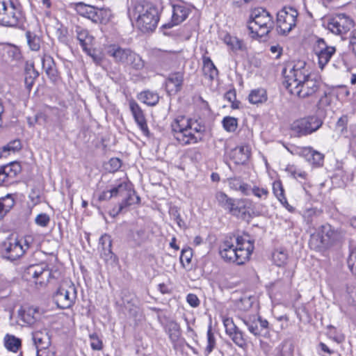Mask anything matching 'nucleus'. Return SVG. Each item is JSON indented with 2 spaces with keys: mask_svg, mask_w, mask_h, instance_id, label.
Returning <instances> with one entry per match:
<instances>
[{
  "mask_svg": "<svg viewBox=\"0 0 356 356\" xmlns=\"http://www.w3.org/2000/svg\"><path fill=\"white\" fill-rule=\"evenodd\" d=\"M203 74L206 78L213 81L218 76V70L209 57H203Z\"/></svg>",
  "mask_w": 356,
  "mask_h": 356,
  "instance_id": "obj_29",
  "label": "nucleus"
},
{
  "mask_svg": "<svg viewBox=\"0 0 356 356\" xmlns=\"http://www.w3.org/2000/svg\"><path fill=\"white\" fill-rule=\"evenodd\" d=\"M250 156V148L248 145H242L234 148L230 153V158L236 164L245 163Z\"/></svg>",
  "mask_w": 356,
  "mask_h": 356,
  "instance_id": "obj_24",
  "label": "nucleus"
},
{
  "mask_svg": "<svg viewBox=\"0 0 356 356\" xmlns=\"http://www.w3.org/2000/svg\"><path fill=\"white\" fill-rule=\"evenodd\" d=\"M286 170L293 178L299 179V181L300 182L301 180L307 181V173L303 170L296 168L293 165L287 166Z\"/></svg>",
  "mask_w": 356,
  "mask_h": 356,
  "instance_id": "obj_41",
  "label": "nucleus"
},
{
  "mask_svg": "<svg viewBox=\"0 0 356 356\" xmlns=\"http://www.w3.org/2000/svg\"><path fill=\"white\" fill-rule=\"evenodd\" d=\"M322 124V120L316 115L299 118L290 124V133L297 138L306 136L316 131Z\"/></svg>",
  "mask_w": 356,
  "mask_h": 356,
  "instance_id": "obj_7",
  "label": "nucleus"
},
{
  "mask_svg": "<svg viewBox=\"0 0 356 356\" xmlns=\"http://www.w3.org/2000/svg\"><path fill=\"white\" fill-rule=\"evenodd\" d=\"M37 356H55V353L49 348H40L37 349Z\"/></svg>",
  "mask_w": 356,
  "mask_h": 356,
  "instance_id": "obj_61",
  "label": "nucleus"
},
{
  "mask_svg": "<svg viewBox=\"0 0 356 356\" xmlns=\"http://www.w3.org/2000/svg\"><path fill=\"white\" fill-rule=\"evenodd\" d=\"M129 106L138 126L145 136H148L149 129L143 111H142L141 108L138 104V103L133 99L129 102Z\"/></svg>",
  "mask_w": 356,
  "mask_h": 356,
  "instance_id": "obj_19",
  "label": "nucleus"
},
{
  "mask_svg": "<svg viewBox=\"0 0 356 356\" xmlns=\"http://www.w3.org/2000/svg\"><path fill=\"white\" fill-rule=\"evenodd\" d=\"M354 21L345 14H340L331 19L327 29L335 35H343L354 27Z\"/></svg>",
  "mask_w": 356,
  "mask_h": 356,
  "instance_id": "obj_13",
  "label": "nucleus"
},
{
  "mask_svg": "<svg viewBox=\"0 0 356 356\" xmlns=\"http://www.w3.org/2000/svg\"><path fill=\"white\" fill-rule=\"evenodd\" d=\"M134 16L136 26L144 33L153 31L159 21L158 8L149 2L137 3L134 7Z\"/></svg>",
  "mask_w": 356,
  "mask_h": 356,
  "instance_id": "obj_3",
  "label": "nucleus"
},
{
  "mask_svg": "<svg viewBox=\"0 0 356 356\" xmlns=\"http://www.w3.org/2000/svg\"><path fill=\"white\" fill-rule=\"evenodd\" d=\"M302 154L306 158L308 162L314 166L320 167L323 164L324 154L314 149L311 147L303 148L302 149Z\"/></svg>",
  "mask_w": 356,
  "mask_h": 356,
  "instance_id": "obj_25",
  "label": "nucleus"
},
{
  "mask_svg": "<svg viewBox=\"0 0 356 356\" xmlns=\"http://www.w3.org/2000/svg\"><path fill=\"white\" fill-rule=\"evenodd\" d=\"M106 15L105 10L92 6L87 18L95 23H103L105 21Z\"/></svg>",
  "mask_w": 356,
  "mask_h": 356,
  "instance_id": "obj_35",
  "label": "nucleus"
},
{
  "mask_svg": "<svg viewBox=\"0 0 356 356\" xmlns=\"http://www.w3.org/2000/svg\"><path fill=\"white\" fill-rule=\"evenodd\" d=\"M138 99L147 105L155 106L159 100V97L154 92L145 91L139 94Z\"/></svg>",
  "mask_w": 356,
  "mask_h": 356,
  "instance_id": "obj_34",
  "label": "nucleus"
},
{
  "mask_svg": "<svg viewBox=\"0 0 356 356\" xmlns=\"http://www.w3.org/2000/svg\"><path fill=\"white\" fill-rule=\"evenodd\" d=\"M274 27L273 17L263 8L253 9L248 21V29L252 38L267 35Z\"/></svg>",
  "mask_w": 356,
  "mask_h": 356,
  "instance_id": "obj_4",
  "label": "nucleus"
},
{
  "mask_svg": "<svg viewBox=\"0 0 356 356\" xmlns=\"http://www.w3.org/2000/svg\"><path fill=\"white\" fill-rule=\"evenodd\" d=\"M342 233L330 224L323 225L311 234L309 245L312 249L322 250L340 240Z\"/></svg>",
  "mask_w": 356,
  "mask_h": 356,
  "instance_id": "obj_5",
  "label": "nucleus"
},
{
  "mask_svg": "<svg viewBox=\"0 0 356 356\" xmlns=\"http://www.w3.org/2000/svg\"><path fill=\"white\" fill-rule=\"evenodd\" d=\"M75 32L76 38L79 41L83 49H86L87 47H89L92 44L94 39L93 36L90 34L87 29L81 26H76Z\"/></svg>",
  "mask_w": 356,
  "mask_h": 356,
  "instance_id": "obj_30",
  "label": "nucleus"
},
{
  "mask_svg": "<svg viewBox=\"0 0 356 356\" xmlns=\"http://www.w3.org/2000/svg\"><path fill=\"white\" fill-rule=\"evenodd\" d=\"M171 129L174 138L182 145L196 143L202 139V127L184 115L174 119Z\"/></svg>",
  "mask_w": 356,
  "mask_h": 356,
  "instance_id": "obj_2",
  "label": "nucleus"
},
{
  "mask_svg": "<svg viewBox=\"0 0 356 356\" xmlns=\"http://www.w3.org/2000/svg\"><path fill=\"white\" fill-rule=\"evenodd\" d=\"M318 82L309 76L302 81L300 85L291 89L289 92L300 98H307L314 95L318 90Z\"/></svg>",
  "mask_w": 356,
  "mask_h": 356,
  "instance_id": "obj_17",
  "label": "nucleus"
},
{
  "mask_svg": "<svg viewBox=\"0 0 356 356\" xmlns=\"http://www.w3.org/2000/svg\"><path fill=\"white\" fill-rule=\"evenodd\" d=\"M50 222V218L47 213H40L35 218L36 225L40 227H47Z\"/></svg>",
  "mask_w": 356,
  "mask_h": 356,
  "instance_id": "obj_55",
  "label": "nucleus"
},
{
  "mask_svg": "<svg viewBox=\"0 0 356 356\" xmlns=\"http://www.w3.org/2000/svg\"><path fill=\"white\" fill-rule=\"evenodd\" d=\"M193 257V251L190 248H184L180 255V262L184 268H186L191 262Z\"/></svg>",
  "mask_w": 356,
  "mask_h": 356,
  "instance_id": "obj_44",
  "label": "nucleus"
},
{
  "mask_svg": "<svg viewBox=\"0 0 356 356\" xmlns=\"http://www.w3.org/2000/svg\"><path fill=\"white\" fill-rule=\"evenodd\" d=\"M248 100L252 104L264 103L267 100L266 91L264 88L254 89L250 92Z\"/></svg>",
  "mask_w": 356,
  "mask_h": 356,
  "instance_id": "obj_32",
  "label": "nucleus"
},
{
  "mask_svg": "<svg viewBox=\"0 0 356 356\" xmlns=\"http://www.w3.org/2000/svg\"><path fill=\"white\" fill-rule=\"evenodd\" d=\"M77 297L76 289L70 280L61 282L54 295V300L60 309L70 308L75 302Z\"/></svg>",
  "mask_w": 356,
  "mask_h": 356,
  "instance_id": "obj_8",
  "label": "nucleus"
},
{
  "mask_svg": "<svg viewBox=\"0 0 356 356\" xmlns=\"http://www.w3.org/2000/svg\"><path fill=\"white\" fill-rule=\"evenodd\" d=\"M131 52L132 51L129 49L113 47L108 50V54L113 57L116 62L127 65Z\"/></svg>",
  "mask_w": 356,
  "mask_h": 356,
  "instance_id": "obj_27",
  "label": "nucleus"
},
{
  "mask_svg": "<svg viewBox=\"0 0 356 356\" xmlns=\"http://www.w3.org/2000/svg\"><path fill=\"white\" fill-rule=\"evenodd\" d=\"M39 76V73L31 66L26 70L24 82L26 88L30 90L34 83V81Z\"/></svg>",
  "mask_w": 356,
  "mask_h": 356,
  "instance_id": "obj_37",
  "label": "nucleus"
},
{
  "mask_svg": "<svg viewBox=\"0 0 356 356\" xmlns=\"http://www.w3.org/2000/svg\"><path fill=\"white\" fill-rule=\"evenodd\" d=\"M42 69L46 72L48 77L54 82L58 79V71L56 68V64L52 57L44 55L42 58Z\"/></svg>",
  "mask_w": 356,
  "mask_h": 356,
  "instance_id": "obj_26",
  "label": "nucleus"
},
{
  "mask_svg": "<svg viewBox=\"0 0 356 356\" xmlns=\"http://www.w3.org/2000/svg\"><path fill=\"white\" fill-rule=\"evenodd\" d=\"M113 197H118V185L108 191L102 192L99 196V200H108Z\"/></svg>",
  "mask_w": 356,
  "mask_h": 356,
  "instance_id": "obj_52",
  "label": "nucleus"
},
{
  "mask_svg": "<svg viewBox=\"0 0 356 356\" xmlns=\"http://www.w3.org/2000/svg\"><path fill=\"white\" fill-rule=\"evenodd\" d=\"M184 76V74L182 72H176L168 75L165 81V88L169 94H176L181 90Z\"/></svg>",
  "mask_w": 356,
  "mask_h": 356,
  "instance_id": "obj_22",
  "label": "nucleus"
},
{
  "mask_svg": "<svg viewBox=\"0 0 356 356\" xmlns=\"http://www.w3.org/2000/svg\"><path fill=\"white\" fill-rule=\"evenodd\" d=\"M99 244L104 251V254L106 256L112 254V240L108 234H104L99 238Z\"/></svg>",
  "mask_w": 356,
  "mask_h": 356,
  "instance_id": "obj_39",
  "label": "nucleus"
},
{
  "mask_svg": "<svg viewBox=\"0 0 356 356\" xmlns=\"http://www.w3.org/2000/svg\"><path fill=\"white\" fill-rule=\"evenodd\" d=\"M223 325L226 334L236 345L241 348L246 345V340L243 332L235 325L232 318H225L223 319Z\"/></svg>",
  "mask_w": 356,
  "mask_h": 356,
  "instance_id": "obj_18",
  "label": "nucleus"
},
{
  "mask_svg": "<svg viewBox=\"0 0 356 356\" xmlns=\"http://www.w3.org/2000/svg\"><path fill=\"white\" fill-rule=\"evenodd\" d=\"M20 171V166L17 163L0 168V186L10 184Z\"/></svg>",
  "mask_w": 356,
  "mask_h": 356,
  "instance_id": "obj_23",
  "label": "nucleus"
},
{
  "mask_svg": "<svg viewBox=\"0 0 356 356\" xmlns=\"http://www.w3.org/2000/svg\"><path fill=\"white\" fill-rule=\"evenodd\" d=\"M126 65L134 70H140L144 67L145 62L138 54L132 51Z\"/></svg>",
  "mask_w": 356,
  "mask_h": 356,
  "instance_id": "obj_36",
  "label": "nucleus"
},
{
  "mask_svg": "<svg viewBox=\"0 0 356 356\" xmlns=\"http://www.w3.org/2000/svg\"><path fill=\"white\" fill-rule=\"evenodd\" d=\"M118 197H121L122 199L119 204L118 210L113 211V216L118 215L124 209L137 204L140 201V197L136 195L131 184L125 181H122L118 184Z\"/></svg>",
  "mask_w": 356,
  "mask_h": 356,
  "instance_id": "obj_10",
  "label": "nucleus"
},
{
  "mask_svg": "<svg viewBox=\"0 0 356 356\" xmlns=\"http://www.w3.org/2000/svg\"><path fill=\"white\" fill-rule=\"evenodd\" d=\"M190 13V9L183 4H177L172 6V20L164 24L165 29H170L175 25H178L184 22Z\"/></svg>",
  "mask_w": 356,
  "mask_h": 356,
  "instance_id": "obj_20",
  "label": "nucleus"
},
{
  "mask_svg": "<svg viewBox=\"0 0 356 356\" xmlns=\"http://www.w3.org/2000/svg\"><path fill=\"white\" fill-rule=\"evenodd\" d=\"M22 19L21 7L17 0H0V25L16 26Z\"/></svg>",
  "mask_w": 356,
  "mask_h": 356,
  "instance_id": "obj_6",
  "label": "nucleus"
},
{
  "mask_svg": "<svg viewBox=\"0 0 356 356\" xmlns=\"http://www.w3.org/2000/svg\"><path fill=\"white\" fill-rule=\"evenodd\" d=\"M186 301L193 307H197L200 305V300L197 296L193 293L188 294Z\"/></svg>",
  "mask_w": 356,
  "mask_h": 356,
  "instance_id": "obj_59",
  "label": "nucleus"
},
{
  "mask_svg": "<svg viewBox=\"0 0 356 356\" xmlns=\"http://www.w3.org/2000/svg\"><path fill=\"white\" fill-rule=\"evenodd\" d=\"M83 50L92 58L95 63H96L97 64L100 63V62L102 61V57L99 55H97L95 50L90 49L88 47H87L86 49Z\"/></svg>",
  "mask_w": 356,
  "mask_h": 356,
  "instance_id": "obj_60",
  "label": "nucleus"
},
{
  "mask_svg": "<svg viewBox=\"0 0 356 356\" xmlns=\"http://www.w3.org/2000/svg\"><path fill=\"white\" fill-rule=\"evenodd\" d=\"M313 51L318 58L319 67L323 70L336 52V48L328 45L323 39L318 38L314 44Z\"/></svg>",
  "mask_w": 356,
  "mask_h": 356,
  "instance_id": "obj_14",
  "label": "nucleus"
},
{
  "mask_svg": "<svg viewBox=\"0 0 356 356\" xmlns=\"http://www.w3.org/2000/svg\"><path fill=\"white\" fill-rule=\"evenodd\" d=\"M350 47L356 56V30L352 31L350 36Z\"/></svg>",
  "mask_w": 356,
  "mask_h": 356,
  "instance_id": "obj_63",
  "label": "nucleus"
},
{
  "mask_svg": "<svg viewBox=\"0 0 356 356\" xmlns=\"http://www.w3.org/2000/svg\"><path fill=\"white\" fill-rule=\"evenodd\" d=\"M250 333L256 337H268L269 336V323L258 315H250L243 318Z\"/></svg>",
  "mask_w": 356,
  "mask_h": 356,
  "instance_id": "obj_12",
  "label": "nucleus"
},
{
  "mask_svg": "<svg viewBox=\"0 0 356 356\" xmlns=\"http://www.w3.org/2000/svg\"><path fill=\"white\" fill-rule=\"evenodd\" d=\"M26 36L31 49L33 51L39 50L40 48V38L30 31L26 33Z\"/></svg>",
  "mask_w": 356,
  "mask_h": 356,
  "instance_id": "obj_43",
  "label": "nucleus"
},
{
  "mask_svg": "<svg viewBox=\"0 0 356 356\" xmlns=\"http://www.w3.org/2000/svg\"><path fill=\"white\" fill-rule=\"evenodd\" d=\"M27 279L33 278L35 284L40 285L47 284L51 276V272L46 264L29 266L25 271Z\"/></svg>",
  "mask_w": 356,
  "mask_h": 356,
  "instance_id": "obj_15",
  "label": "nucleus"
},
{
  "mask_svg": "<svg viewBox=\"0 0 356 356\" xmlns=\"http://www.w3.org/2000/svg\"><path fill=\"white\" fill-rule=\"evenodd\" d=\"M8 56L13 60H19L22 58V54L19 49L16 47H10L7 51Z\"/></svg>",
  "mask_w": 356,
  "mask_h": 356,
  "instance_id": "obj_56",
  "label": "nucleus"
},
{
  "mask_svg": "<svg viewBox=\"0 0 356 356\" xmlns=\"http://www.w3.org/2000/svg\"><path fill=\"white\" fill-rule=\"evenodd\" d=\"M89 338L90 340V346L92 349L95 350H100L102 349V341L96 333L90 334L89 335Z\"/></svg>",
  "mask_w": 356,
  "mask_h": 356,
  "instance_id": "obj_53",
  "label": "nucleus"
},
{
  "mask_svg": "<svg viewBox=\"0 0 356 356\" xmlns=\"http://www.w3.org/2000/svg\"><path fill=\"white\" fill-rule=\"evenodd\" d=\"M287 254L283 250H276L273 254V259L275 264L278 266H282L286 263Z\"/></svg>",
  "mask_w": 356,
  "mask_h": 356,
  "instance_id": "obj_48",
  "label": "nucleus"
},
{
  "mask_svg": "<svg viewBox=\"0 0 356 356\" xmlns=\"http://www.w3.org/2000/svg\"><path fill=\"white\" fill-rule=\"evenodd\" d=\"M254 250V244L243 236L229 237L222 242L219 247L221 258L237 265L245 264Z\"/></svg>",
  "mask_w": 356,
  "mask_h": 356,
  "instance_id": "obj_1",
  "label": "nucleus"
},
{
  "mask_svg": "<svg viewBox=\"0 0 356 356\" xmlns=\"http://www.w3.org/2000/svg\"><path fill=\"white\" fill-rule=\"evenodd\" d=\"M284 74V84L289 90L293 89L309 77V73L305 66V63L299 62L293 66L288 65L283 71Z\"/></svg>",
  "mask_w": 356,
  "mask_h": 356,
  "instance_id": "obj_9",
  "label": "nucleus"
},
{
  "mask_svg": "<svg viewBox=\"0 0 356 356\" xmlns=\"http://www.w3.org/2000/svg\"><path fill=\"white\" fill-rule=\"evenodd\" d=\"M21 148V143L19 140H15L8 144L6 146L3 147V152H8L12 150L13 152H15L16 150H19Z\"/></svg>",
  "mask_w": 356,
  "mask_h": 356,
  "instance_id": "obj_57",
  "label": "nucleus"
},
{
  "mask_svg": "<svg viewBox=\"0 0 356 356\" xmlns=\"http://www.w3.org/2000/svg\"><path fill=\"white\" fill-rule=\"evenodd\" d=\"M25 251L22 242L15 240L13 242H9L8 244H5L4 257L13 261L21 257Z\"/></svg>",
  "mask_w": 356,
  "mask_h": 356,
  "instance_id": "obj_21",
  "label": "nucleus"
},
{
  "mask_svg": "<svg viewBox=\"0 0 356 356\" xmlns=\"http://www.w3.org/2000/svg\"><path fill=\"white\" fill-rule=\"evenodd\" d=\"M169 213L171 219L173 220L180 228L185 227V222L182 220L177 207H171Z\"/></svg>",
  "mask_w": 356,
  "mask_h": 356,
  "instance_id": "obj_50",
  "label": "nucleus"
},
{
  "mask_svg": "<svg viewBox=\"0 0 356 356\" xmlns=\"http://www.w3.org/2000/svg\"><path fill=\"white\" fill-rule=\"evenodd\" d=\"M215 198L218 205L228 211L232 215L239 216L244 213L241 207L239 206V201L228 197L225 193L222 191L217 192Z\"/></svg>",
  "mask_w": 356,
  "mask_h": 356,
  "instance_id": "obj_16",
  "label": "nucleus"
},
{
  "mask_svg": "<svg viewBox=\"0 0 356 356\" xmlns=\"http://www.w3.org/2000/svg\"><path fill=\"white\" fill-rule=\"evenodd\" d=\"M176 56L175 51H161L158 56L163 65H168L175 60Z\"/></svg>",
  "mask_w": 356,
  "mask_h": 356,
  "instance_id": "obj_49",
  "label": "nucleus"
},
{
  "mask_svg": "<svg viewBox=\"0 0 356 356\" xmlns=\"http://www.w3.org/2000/svg\"><path fill=\"white\" fill-rule=\"evenodd\" d=\"M33 340L37 349L49 348L51 345L50 336L46 330L34 332L33 333Z\"/></svg>",
  "mask_w": 356,
  "mask_h": 356,
  "instance_id": "obj_28",
  "label": "nucleus"
},
{
  "mask_svg": "<svg viewBox=\"0 0 356 356\" xmlns=\"http://www.w3.org/2000/svg\"><path fill=\"white\" fill-rule=\"evenodd\" d=\"M168 332L171 340L177 341L181 334L180 326L175 321H170L167 325Z\"/></svg>",
  "mask_w": 356,
  "mask_h": 356,
  "instance_id": "obj_40",
  "label": "nucleus"
},
{
  "mask_svg": "<svg viewBox=\"0 0 356 356\" xmlns=\"http://www.w3.org/2000/svg\"><path fill=\"white\" fill-rule=\"evenodd\" d=\"M223 128L228 132H234L238 127V120L236 118L226 116L222 119Z\"/></svg>",
  "mask_w": 356,
  "mask_h": 356,
  "instance_id": "obj_42",
  "label": "nucleus"
},
{
  "mask_svg": "<svg viewBox=\"0 0 356 356\" xmlns=\"http://www.w3.org/2000/svg\"><path fill=\"white\" fill-rule=\"evenodd\" d=\"M92 6L85 4L83 3H78L75 6L76 12L81 16L86 17H88L90 10H91Z\"/></svg>",
  "mask_w": 356,
  "mask_h": 356,
  "instance_id": "obj_54",
  "label": "nucleus"
},
{
  "mask_svg": "<svg viewBox=\"0 0 356 356\" xmlns=\"http://www.w3.org/2000/svg\"><path fill=\"white\" fill-rule=\"evenodd\" d=\"M5 346L8 350L16 352L21 346V341L14 336H7Z\"/></svg>",
  "mask_w": 356,
  "mask_h": 356,
  "instance_id": "obj_47",
  "label": "nucleus"
},
{
  "mask_svg": "<svg viewBox=\"0 0 356 356\" xmlns=\"http://www.w3.org/2000/svg\"><path fill=\"white\" fill-rule=\"evenodd\" d=\"M298 11L291 8H284L280 10L277 15V26L282 34L289 33L297 22Z\"/></svg>",
  "mask_w": 356,
  "mask_h": 356,
  "instance_id": "obj_11",
  "label": "nucleus"
},
{
  "mask_svg": "<svg viewBox=\"0 0 356 356\" xmlns=\"http://www.w3.org/2000/svg\"><path fill=\"white\" fill-rule=\"evenodd\" d=\"M216 345V340L211 327L207 331V345L205 348L206 356L209 355L213 350Z\"/></svg>",
  "mask_w": 356,
  "mask_h": 356,
  "instance_id": "obj_51",
  "label": "nucleus"
},
{
  "mask_svg": "<svg viewBox=\"0 0 356 356\" xmlns=\"http://www.w3.org/2000/svg\"><path fill=\"white\" fill-rule=\"evenodd\" d=\"M46 121V116L43 113H39L35 115L34 120H31L30 118H28V123L30 127H33L35 123H40L41 120Z\"/></svg>",
  "mask_w": 356,
  "mask_h": 356,
  "instance_id": "obj_62",
  "label": "nucleus"
},
{
  "mask_svg": "<svg viewBox=\"0 0 356 356\" xmlns=\"http://www.w3.org/2000/svg\"><path fill=\"white\" fill-rule=\"evenodd\" d=\"M15 200L10 195L0 198V220L13 208Z\"/></svg>",
  "mask_w": 356,
  "mask_h": 356,
  "instance_id": "obj_33",
  "label": "nucleus"
},
{
  "mask_svg": "<svg viewBox=\"0 0 356 356\" xmlns=\"http://www.w3.org/2000/svg\"><path fill=\"white\" fill-rule=\"evenodd\" d=\"M273 191L274 195L276 196L280 202H286V197L284 195V190L281 181H277L273 184Z\"/></svg>",
  "mask_w": 356,
  "mask_h": 356,
  "instance_id": "obj_46",
  "label": "nucleus"
},
{
  "mask_svg": "<svg viewBox=\"0 0 356 356\" xmlns=\"http://www.w3.org/2000/svg\"><path fill=\"white\" fill-rule=\"evenodd\" d=\"M223 41L233 51H237L242 49V40H239L236 37L232 36L231 35L227 33L223 38Z\"/></svg>",
  "mask_w": 356,
  "mask_h": 356,
  "instance_id": "obj_38",
  "label": "nucleus"
},
{
  "mask_svg": "<svg viewBox=\"0 0 356 356\" xmlns=\"http://www.w3.org/2000/svg\"><path fill=\"white\" fill-rule=\"evenodd\" d=\"M109 164L111 166V170L115 171L121 167V161L119 159L113 158L109 161Z\"/></svg>",
  "mask_w": 356,
  "mask_h": 356,
  "instance_id": "obj_64",
  "label": "nucleus"
},
{
  "mask_svg": "<svg viewBox=\"0 0 356 356\" xmlns=\"http://www.w3.org/2000/svg\"><path fill=\"white\" fill-rule=\"evenodd\" d=\"M348 264L351 272L356 275V250L350 254Z\"/></svg>",
  "mask_w": 356,
  "mask_h": 356,
  "instance_id": "obj_58",
  "label": "nucleus"
},
{
  "mask_svg": "<svg viewBox=\"0 0 356 356\" xmlns=\"http://www.w3.org/2000/svg\"><path fill=\"white\" fill-rule=\"evenodd\" d=\"M228 183L230 188L240 191L244 195H250V185L243 182L239 177L229 178Z\"/></svg>",
  "mask_w": 356,
  "mask_h": 356,
  "instance_id": "obj_31",
  "label": "nucleus"
},
{
  "mask_svg": "<svg viewBox=\"0 0 356 356\" xmlns=\"http://www.w3.org/2000/svg\"><path fill=\"white\" fill-rule=\"evenodd\" d=\"M250 194H252L259 200H265L268 197L269 192L265 188H259L254 185L252 187L250 186Z\"/></svg>",
  "mask_w": 356,
  "mask_h": 356,
  "instance_id": "obj_45",
  "label": "nucleus"
}]
</instances>
